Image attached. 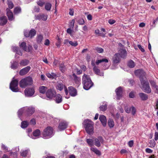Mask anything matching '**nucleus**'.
Returning <instances> with one entry per match:
<instances>
[{"label": "nucleus", "mask_w": 158, "mask_h": 158, "mask_svg": "<svg viewBox=\"0 0 158 158\" xmlns=\"http://www.w3.org/2000/svg\"><path fill=\"white\" fill-rule=\"evenodd\" d=\"M82 84L84 89L88 90L94 85L89 76L84 74L82 78Z\"/></svg>", "instance_id": "obj_1"}, {"label": "nucleus", "mask_w": 158, "mask_h": 158, "mask_svg": "<svg viewBox=\"0 0 158 158\" xmlns=\"http://www.w3.org/2000/svg\"><path fill=\"white\" fill-rule=\"evenodd\" d=\"M140 82L141 85V88L142 90L147 94L151 93L152 92V90L148 79H145L144 80L141 78L140 79Z\"/></svg>", "instance_id": "obj_2"}, {"label": "nucleus", "mask_w": 158, "mask_h": 158, "mask_svg": "<svg viewBox=\"0 0 158 158\" xmlns=\"http://www.w3.org/2000/svg\"><path fill=\"white\" fill-rule=\"evenodd\" d=\"M33 83V80L30 77H27L22 79L19 82V85L21 88H25L28 85H31Z\"/></svg>", "instance_id": "obj_3"}, {"label": "nucleus", "mask_w": 158, "mask_h": 158, "mask_svg": "<svg viewBox=\"0 0 158 158\" xmlns=\"http://www.w3.org/2000/svg\"><path fill=\"white\" fill-rule=\"evenodd\" d=\"M56 90L53 89H48L46 92V95L47 100H52L56 95Z\"/></svg>", "instance_id": "obj_4"}, {"label": "nucleus", "mask_w": 158, "mask_h": 158, "mask_svg": "<svg viewBox=\"0 0 158 158\" xmlns=\"http://www.w3.org/2000/svg\"><path fill=\"white\" fill-rule=\"evenodd\" d=\"M18 81L17 79L13 80L10 83V88L14 92H18L19 91L18 88Z\"/></svg>", "instance_id": "obj_5"}, {"label": "nucleus", "mask_w": 158, "mask_h": 158, "mask_svg": "<svg viewBox=\"0 0 158 158\" xmlns=\"http://www.w3.org/2000/svg\"><path fill=\"white\" fill-rule=\"evenodd\" d=\"M134 73L136 76L139 77L140 80L141 78L144 80L145 79H147L146 77V73L142 69H139L135 70Z\"/></svg>", "instance_id": "obj_6"}, {"label": "nucleus", "mask_w": 158, "mask_h": 158, "mask_svg": "<svg viewBox=\"0 0 158 158\" xmlns=\"http://www.w3.org/2000/svg\"><path fill=\"white\" fill-rule=\"evenodd\" d=\"M53 134V129H44L43 133V137L44 138H50Z\"/></svg>", "instance_id": "obj_7"}, {"label": "nucleus", "mask_w": 158, "mask_h": 158, "mask_svg": "<svg viewBox=\"0 0 158 158\" xmlns=\"http://www.w3.org/2000/svg\"><path fill=\"white\" fill-rule=\"evenodd\" d=\"M83 125L85 128H94V123L90 119H86L84 120Z\"/></svg>", "instance_id": "obj_8"}, {"label": "nucleus", "mask_w": 158, "mask_h": 158, "mask_svg": "<svg viewBox=\"0 0 158 158\" xmlns=\"http://www.w3.org/2000/svg\"><path fill=\"white\" fill-rule=\"evenodd\" d=\"M24 113L27 116H31L35 112V108L32 106L26 107L24 109Z\"/></svg>", "instance_id": "obj_9"}, {"label": "nucleus", "mask_w": 158, "mask_h": 158, "mask_svg": "<svg viewBox=\"0 0 158 158\" xmlns=\"http://www.w3.org/2000/svg\"><path fill=\"white\" fill-rule=\"evenodd\" d=\"M91 64L93 67V70L95 74L101 76H103V73L101 72L98 67L95 65V64L93 60L91 61Z\"/></svg>", "instance_id": "obj_10"}, {"label": "nucleus", "mask_w": 158, "mask_h": 158, "mask_svg": "<svg viewBox=\"0 0 158 158\" xmlns=\"http://www.w3.org/2000/svg\"><path fill=\"white\" fill-rule=\"evenodd\" d=\"M94 144L97 147H100L101 146V143L102 144L104 143V140L102 137L99 136L98 138H94Z\"/></svg>", "instance_id": "obj_11"}, {"label": "nucleus", "mask_w": 158, "mask_h": 158, "mask_svg": "<svg viewBox=\"0 0 158 158\" xmlns=\"http://www.w3.org/2000/svg\"><path fill=\"white\" fill-rule=\"evenodd\" d=\"M24 92L26 96L28 97H31L34 94L35 90L33 88H27L25 89Z\"/></svg>", "instance_id": "obj_12"}, {"label": "nucleus", "mask_w": 158, "mask_h": 158, "mask_svg": "<svg viewBox=\"0 0 158 158\" xmlns=\"http://www.w3.org/2000/svg\"><path fill=\"white\" fill-rule=\"evenodd\" d=\"M36 33L35 30L34 29H32L29 32L27 31H25L24 34L26 37H30V38H32L35 35Z\"/></svg>", "instance_id": "obj_13"}, {"label": "nucleus", "mask_w": 158, "mask_h": 158, "mask_svg": "<svg viewBox=\"0 0 158 158\" xmlns=\"http://www.w3.org/2000/svg\"><path fill=\"white\" fill-rule=\"evenodd\" d=\"M68 93L72 97H74L77 95V92L75 88L73 86H69L68 87Z\"/></svg>", "instance_id": "obj_14"}, {"label": "nucleus", "mask_w": 158, "mask_h": 158, "mask_svg": "<svg viewBox=\"0 0 158 158\" xmlns=\"http://www.w3.org/2000/svg\"><path fill=\"white\" fill-rule=\"evenodd\" d=\"M115 92L116 94L117 99L118 100L120 99L122 97L123 94L122 88L121 86L118 87L116 89Z\"/></svg>", "instance_id": "obj_15"}, {"label": "nucleus", "mask_w": 158, "mask_h": 158, "mask_svg": "<svg viewBox=\"0 0 158 158\" xmlns=\"http://www.w3.org/2000/svg\"><path fill=\"white\" fill-rule=\"evenodd\" d=\"M63 88L64 89L66 95H67L68 94V90L67 89L66 87L62 83H61L58 84L56 87V89L60 91L62 90L63 89Z\"/></svg>", "instance_id": "obj_16"}, {"label": "nucleus", "mask_w": 158, "mask_h": 158, "mask_svg": "<svg viewBox=\"0 0 158 158\" xmlns=\"http://www.w3.org/2000/svg\"><path fill=\"white\" fill-rule=\"evenodd\" d=\"M31 69L29 66H27L21 69L19 71V74L21 76L24 75L28 72Z\"/></svg>", "instance_id": "obj_17"}, {"label": "nucleus", "mask_w": 158, "mask_h": 158, "mask_svg": "<svg viewBox=\"0 0 158 158\" xmlns=\"http://www.w3.org/2000/svg\"><path fill=\"white\" fill-rule=\"evenodd\" d=\"M53 99L57 103H60L62 101V96L60 94H57L56 93V95L54 97Z\"/></svg>", "instance_id": "obj_18"}, {"label": "nucleus", "mask_w": 158, "mask_h": 158, "mask_svg": "<svg viewBox=\"0 0 158 158\" xmlns=\"http://www.w3.org/2000/svg\"><path fill=\"white\" fill-rule=\"evenodd\" d=\"M112 60L114 64L118 63L120 61L119 54L118 53H115L112 58Z\"/></svg>", "instance_id": "obj_19"}, {"label": "nucleus", "mask_w": 158, "mask_h": 158, "mask_svg": "<svg viewBox=\"0 0 158 158\" xmlns=\"http://www.w3.org/2000/svg\"><path fill=\"white\" fill-rule=\"evenodd\" d=\"M7 15L9 20L12 21L14 19V16L12 12L8 8L6 9Z\"/></svg>", "instance_id": "obj_20"}, {"label": "nucleus", "mask_w": 158, "mask_h": 158, "mask_svg": "<svg viewBox=\"0 0 158 158\" xmlns=\"http://www.w3.org/2000/svg\"><path fill=\"white\" fill-rule=\"evenodd\" d=\"M68 127V123L66 121H62L59 123L58 128H66Z\"/></svg>", "instance_id": "obj_21"}, {"label": "nucleus", "mask_w": 158, "mask_h": 158, "mask_svg": "<svg viewBox=\"0 0 158 158\" xmlns=\"http://www.w3.org/2000/svg\"><path fill=\"white\" fill-rule=\"evenodd\" d=\"M99 119L104 127H105L106 124V117L104 115H100Z\"/></svg>", "instance_id": "obj_22"}, {"label": "nucleus", "mask_w": 158, "mask_h": 158, "mask_svg": "<svg viewBox=\"0 0 158 158\" xmlns=\"http://www.w3.org/2000/svg\"><path fill=\"white\" fill-rule=\"evenodd\" d=\"M7 19L6 16H3L0 17V25H4L7 23Z\"/></svg>", "instance_id": "obj_23"}, {"label": "nucleus", "mask_w": 158, "mask_h": 158, "mask_svg": "<svg viewBox=\"0 0 158 158\" xmlns=\"http://www.w3.org/2000/svg\"><path fill=\"white\" fill-rule=\"evenodd\" d=\"M72 76L75 83L77 84H79L81 81L80 77H77L74 73L73 74Z\"/></svg>", "instance_id": "obj_24"}, {"label": "nucleus", "mask_w": 158, "mask_h": 158, "mask_svg": "<svg viewBox=\"0 0 158 158\" xmlns=\"http://www.w3.org/2000/svg\"><path fill=\"white\" fill-rule=\"evenodd\" d=\"M119 56L122 58H124L127 55V52L126 50L123 49H121L119 50Z\"/></svg>", "instance_id": "obj_25"}, {"label": "nucleus", "mask_w": 158, "mask_h": 158, "mask_svg": "<svg viewBox=\"0 0 158 158\" xmlns=\"http://www.w3.org/2000/svg\"><path fill=\"white\" fill-rule=\"evenodd\" d=\"M139 95L141 99L143 101H145L147 100L148 98V95L143 93H139Z\"/></svg>", "instance_id": "obj_26"}, {"label": "nucleus", "mask_w": 158, "mask_h": 158, "mask_svg": "<svg viewBox=\"0 0 158 158\" xmlns=\"http://www.w3.org/2000/svg\"><path fill=\"white\" fill-rule=\"evenodd\" d=\"M29 63V61L27 59L23 60H21L19 64L21 65L25 66L27 65Z\"/></svg>", "instance_id": "obj_27"}, {"label": "nucleus", "mask_w": 158, "mask_h": 158, "mask_svg": "<svg viewBox=\"0 0 158 158\" xmlns=\"http://www.w3.org/2000/svg\"><path fill=\"white\" fill-rule=\"evenodd\" d=\"M29 124V122L27 121H24L22 122L21 123V127L23 128H26L27 127Z\"/></svg>", "instance_id": "obj_28"}, {"label": "nucleus", "mask_w": 158, "mask_h": 158, "mask_svg": "<svg viewBox=\"0 0 158 158\" xmlns=\"http://www.w3.org/2000/svg\"><path fill=\"white\" fill-rule=\"evenodd\" d=\"M46 75L48 78L52 79L56 78V75L53 73H47Z\"/></svg>", "instance_id": "obj_29"}, {"label": "nucleus", "mask_w": 158, "mask_h": 158, "mask_svg": "<svg viewBox=\"0 0 158 158\" xmlns=\"http://www.w3.org/2000/svg\"><path fill=\"white\" fill-rule=\"evenodd\" d=\"M18 66V63L16 61H13L11 65V69H16Z\"/></svg>", "instance_id": "obj_30"}, {"label": "nucleus", "mask_w": 158, "mask_h": 158, "mask_svg": "<svg viewBox=\"0 0 158 158\" xmlns=\"http://www.w3.org/2000/svg\"><path fill=\"white\" fill-rule=\"evenodd\" d=\"M105 62L106 63H107L108 62V60L107 59H103L101 60H97L96 62V64L98 65L99 64L102 62Z\"/></svg>", "instance_id": "obj_31"}, {"label": "nucleus", "mask_w": 158, "mask_h": 158, "mask_svg": "<svg viewBox=\"0 0 158 158\" xmlns=\"http://www.w3.org/2000/svg\"><path fill=\"white\" fill-rule=\"evenodd\" d=\"M52 7V5L50 3H46L45 4V9L48 11H50Z\"/></svg>", "instance_id": "obj_32"}, {"label": "nucleus", "mask_w": 158, "mask_h": 158, "mask_svg": "<svg viewBox=\"0 0 158 158\" xmlns=\"http://www.w3.org/2000/svg\"><path fill=\"white\" fill-rule=\"evenodd\" d=\"M48 90V88L47 87L42 86H40V93L46 94V91Z\"/></svg>", "instance_id": "obj_33"}, {"label": "nucleus", "mask_w": 158, "mask_h": 158, "mask_svg": "<svg viewBox=\"0 0 158 158\" xmlns=\"http://www.w3.org/2000/svg\"><path fill=\"white\" fill-rule=\"evenodd\" d=\"M65 41L66 43L69 42L70 44L74 47H76L78 45V43L77 41L73 42L71 41H69L68 40H66Z\"/></svg>", "instance_id": "obj_34"}, {"label": "nucleus", "mask_w": 158, "mask_h": 158, "mask_svg": "<svg viewBox=\"0 0 158 158\" xmlns=\"http://www.w3.org/2000/svg\"><path fill=\"white\" fill-rule=\"evenodd\" d=\"M59 68L60 70L62 72L64 73L66 69L65 66L63 63H61L59 64Z\"/></svg>", "instance_id": "obj_35"}, {"label": "nucleus", "mask_w": 158, "mask_h": 158, "mask_svg": "<svg viewBox=\"0 0 158 158\" xmlns=\"http://www.w3.org/2000/svg\"><path fill=\"white\" fill-rule=\"evenodd\" d=\"M108 124L110 128L113 127L114 126V122L112 119H109Z\"/></svg>", "instance_id": "obj_36"}, {"label": "nucleus", "mask_w": 158, "mask_h": 158, "mask_svg": "<svg viewBox=\"0 0 158 158\" xmlns=\"http://www.w3.org/2000/svg\"><path fill=\"white\" fill-rule=\"evenodd\" d=\"M91 150L98 156H100L101 155L100 151L96 148H91Z\"/></svg>", "instance_id": "obj_37"}, {"label": "nucleus", "mask_w": 158, "mask_h": 158, "mask_svg": "<svg viewBox=\"0 0 158 158\" xmlns=\"http://www.w3.org/2000/svg\"><path fill=\"white\" fill-rule=\"evenodd\" d=\"M127 65L130 68H133L135 65V63L132 60H131L128 62Z\"/></svg>", "instance_id": "obj_38"}, {"label": "nucleus", "mask_w": 158, "mask_h": 158, "mask_svg": "<svg viewBox=\"0 0 158 158\" xmlns=\"http://www.w3.org/2000/svg\"><path fill=\"white\" fill-rule=\"evenodd\" d=\"M20 47L22 48L24 51H25V50H27L26 44L25 42H22L20 45Z\"/></svg>", "instance_id": "obj_39"}, {"label": "nucleus", "mask_w": 158, "mask_h": 158, "mask_svg": "<svg viewBox=\"0 0 158 158\" xmlns=\"http://www.w3.org/2000/svg\"><path fill=\"white\" fill-rule=\"evenodd\" d=\"M48 18V15L46 14H41L40 15V19L46 21Z\"/></svg>", "instance_id": "obj_40"}, {"label": "nucleus", "mask_w": 158, "mask_h": 158, "mask_svg": "<svg viewBox=\"0 0 158 158\" xmlns=\"http://www.w3.org/2000/svg\"><path fill=\"white\" fill-rule=\"evenodd\" d=\"M100 110L103 111H106L107 108V105L106 104H105L104 105H102L99 107Z\"/></svg>", "instance_id": "obj_41"}, {"label": "nucleus", "mask_w": 158, "mask_h": 158, "mask_svg": "<svg viewBox=\"0 0 158 158\" xmlns=\"http://www.w3.org/2000/svg\"><path fill=\"white\" fill-rule=\"evenodd\" d=\"M7 4L9 9H12V8H13L14 7V4L10 0H8Z\"/></svg>", "instance_id": "obj_42"}, {"label": "nucleus", "mask_w": 158, "mask_h": 158, "mask_svg": "<svg viewBox=\"0 0 158 158\" xmlns=\"http://www.w3.org/2000/svg\"><path fill=\"white\" fill-rule=\"evenodd\" d=\"M94 142V139H86L87 143L90 146H92L93 145V142Z\"/></svg>", "instance_id": "obj_43"}, {"label": "nucleus", "mask_w": 158, "mask_h": 158, "mask_svg": "<svg viewBox=\"0 0 158 158\" xmlns=\"http://www.w3.org/2000/svg\"><path fill=\"white\" fill-rule=\"evenodd\" d=\"M77 23L80 25H83L85 23V21L82 18L79 19L77 21Z\"/></svg>", "instance_id": "obj_44"}, {"label": "nucleus", "mask_w": 158, "mask_h": 158, "mask_svg": "<svg viewBox=\"0 0 158 158\" xmlns=\"http://www.w3.org/2000/svg\"><path fill=\"white\" fill-rule=\"evenodd\" d=\"M33 135L34 136H37L40 135V130L39 129H37L33 133Z\"/></svg>", "instance_id": "obj_45"}, {"label": "nucleus", "mask_w": 158, "mask_h": 158, "mask_svg": "<svg viewBox=\"0 0 158 158\" xmlns=\"http://www.w3.org/2000/svg\"><path fill=\"white\" fill-rule=\"evenodd\" d=\"M149 143L150 144V147H154L156 145V142L154 139L150 140Z\"/></svg>", "instance_id": "obj_46"}, {"label": "nucleus", "mask_w": 158, "mask_h": 158, "mask_svg": "<svg viewBox=\"0 0 158 158\" xmlns=\"http://www.w3.org/2000/svg\"><path fill=\"white\" fill-rule=\"evenodd\" d=\"M96 52L98 53H102L103 52V49L101 48L96 47L95 48Z\"/></svg>", "instance_id": "obj_47"}, {"label": "nucleus", "mask_w": 158, "mask_h": 158, "mask_svg": "<svg viewBox=\"0 0 158 158\" xmlns=\"http://www.w3.org/2000/svg\"><path fill=\"white\" fill-rule=\"evenodd\" d=\"M21 11V9L20 7H16L14 9V12L16 14H18L20 13Z\"/></svg>", "instance_id": "obj_48"}, {"label": "nucleus", "mask_w": 158, "mask_h": 158, "mask_svg": "<svg viewBox=\"0 0 158 158\" xmlns=\"http://www.w3.org/2000/svg\"><path fill=\"white\" fill-rule=\"evenodd\" d=\"M87 133L89 135L93 134L94 133L93 129H85Z\"/></svg>", "instance_id": "obj_49"}, {"label": "nucleus", "mask_w": 158, "mask_h": 158, "mask_svg": "<svg viewBox=\"0 0 158 158\" xmlns=\"http://www.w3.org/2000/svg\"><path fill=\"white\" fill-rule=\"evenodd\" d=\"M131 114L133 115H134L136 113V109L134 106H132L131 107Z\"/></svg>", "instance_id": "obj_50"}, {"label": "nucleus", "mask_w": 158, "mask_h": 158, "mask_svg": "<svg viewBox=\"0 0 158 158\" xmlns=\"http://www.w3.org/2000/svg\"><path fill=\"white\" fill-rule=\"evenodd\" d=\"M149 82L152 87L154 88L157 85L156 84V82L152 80H151L149 81Z\"/></svg>", "instance_id": "obj_51"}, {"label": "nucleus", "mask_w": 158, "mask_h": 158, "mask_svg": "<svg viewBox=\"0 0 158 158\" xmlns=\"http://www.w3.org/2000/svg\"><path fill=\"white\" fill-rule=\"evenodd\" d=\"M27 153L28 152L26 150L23 151L21 152V156L23 157H25L27 156Z\"/></svg>", "instance_id": "obj_52"}, {"label": "nucleus", "mask_w": 158, "mask_h": 158, "mask_svg": "<svg viewBox=\"0 0 158 158\" xmlns=\"http://www.w3.org/2000/svg\"><path fill=\"white\" fill-rule=\"evenodd\" d=\"M69 14L71 16H73L74 15V10L73 8H70L69 9Z\"/></svg>", "instance_id": "obj_53"}, {"label": "nucleus", "mask_w": 158, "mask_h": 158, "mask_svg": "<svg viewBox=\"0 0 158 158\" xmlns=\"http://www.w3.org/2000/svg\"><path fill=\"white\" fill-rule=\"evenodd\" d=\"M125 111L127 113H129L131 111V108H129L128 106H126L124 108Z\"/></svg>", "instance_id": "obj_54"}, {"label": "nucleus", "mask_w": 158, "mask_h": 158, "mask_svg": "<svg viewBox=\"0 0 158 158\" xmlns=\"http://www.w3.org/2000/svg\"><path fill=\"white\" fill-rule=\"evenodd\" d=\"M72 30L70 28H69L67 30V32L68 34H69L71 36H72L73 35L72 34Z\"/></svg>", "instance_id": "obj_55"}, {"label": "nucleus", "mask_w": 158, "mask_h": 158, "mask_svg": "<svg viewBox=\"0 0 158 158\" xmlns=\"http://www.w3.org/2000/svg\"><path fill=\"white\" fill-rule=\"evenodd\" d=\"M137 46L139 48L140 50L142 52H144L145 51L144 49L143 48L140 44H138Z\"/></svg>", "instance_id": "obj_56"}, {"label": "nucleus", "mask_w": 158, "mask_h": 158, "mask_svg": "<svg viewBox=\"0 0 158 158\" xmlns=\"http://www.w3.org/2000/svg\"><path fill=\"white\" fill-rule=\"evenodd\" d=\"M115 21L112 19H110L108 20V23L110 24H113L115 23Z\"/></svg>", "instance_id": "obj_57"}, {"label": "nucleus", "mask_w": 158, "mask_h": 158, "mask_svg": "<svg viewBox=\"0 0 158 158\" xmlns=\"http://www.w3.org/2000/svg\"><path fill=\"white\" fill-rule=\"evenodd\" d=\"M50 44V41L49 40L46 39L45 40L44 44L46 46H48Z\"/></svg>", "instance_id": "obj_58"}, {"label": "nucleus", "mask_w": 158, "mask_h": 158, "mask_svg": "<svg viewBox=\"0 0 158 158\" xmlns=\"http://www.w3.org/2000/svg\"><path fill=\"white\" fill-rule=\"evenodd\" d=\"M30 123L31 125H35L36 123L35 119L34 118L31 119L30 122Z\"/></svg>", "instance_id": "obj_59"}, {"label": "nucleus", "mask_w": 158, "mask_h": 158, "mask_svg": "<svg viewBox=\"0 0 158 158\" xmlns=\"http://www.w3.org/2000/svg\"><path fill=\"white\" fill-rule=\"evenodd\" d=\"M158 21V17H157V18H156L155 19L153 20V24L152 25V26L153 27H155L156 26L155 23H156V22H157Z\"/></svg>", "instance_id": "obj_60"}, {"label": "nucleus", "mask_w": 158, "mask_h": 158, "mask_svg": "<svg viewBox=\"0 0 158 158\" xmlns=\"http://www.w3.org/2000/svg\"><path fill=\"white\" fill-rule=\"evenodd\" d=\"M80 68L84 71H85L86 70V67L84 65H81L80 66Z\"/></svg>", "instance_id": "obj_61"}, {"label": "nucleus", "mask_w": 158, "mask_h": 158, "mask_svg": "<svg viewBox=\"0 0 158 158\" xmlns=\"http://www.w3.org/2000/svg\"><path fill=\"white\" fill-rule=\"evenodd\" d=\"M133 143L134 142L133 140H130L128 142V145L130 147H131L133 146Z\"/></svg>", "instance_id": "obj_62"}, {"label": "nucleus", "mask_w": 158, "mask_h": 158, "mask_svg": "<svg viewBox=\"0 0 158 158\" xmlns=\"http://www.w3.org/2000/svg\"><path fill=\"white\" fill-rule=\"evenodd\" d=\"M154 139L156 141L158 139V132L157 131L155 132Z\"/></svg>", "instance_id": "obj_63"}, {"label": "nucleus", "mask_w": 158, "mask_h": 158, "mask_svg": "<svg viewBox=\"0 0 158 158\" xmlns=\"http://www.w3.org/2000/svg\"><path fill=\"white\" fill-rule=\"evenodd\" d=\"M19 48L18 47H14L13 48V50L14 52L16 53L19 50Z\"/></svg>", "instance_id": "obj_64"}]
</instances>
